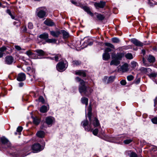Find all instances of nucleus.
<instances>
[{
  "instance_id": "nucleus-1",
  "label": "nucleus",
  "mask_w": 157,
  "mask_h": 157,
  "mask_svg": "<svg viewBox=\"0 0 157 157\" xmlns=\"http://www.w3.org/2000/svg\"><path fill=\"white\" fill-rule=\"evenodd\" d=\"M89 111L87 113L90 123H88L87 120H84L82 122V124L86 131H92L93 128L91 124H92L94 127H98L100 125V123L98 120L95 117H91V107L89 106Z\"/></svg>"
},
{
  "instance_id": "nucleus-2",
  "label": "nucleus",
  "mask_w": 157,
  "mask_h": 157,
  "mask_svg": "<svg viewBox=\"0 0 157 157\" xmlns=\"http://www.w3.org/2000/svg\"><path fill=\"white\" fill-rule=\"evenodd\" d=\"M79 92L82 95V93L86 96H87L93 91V90L90 87H87L85 85V82L82 81L79 85Z\"/></svg>"
},
{
  "instance_id": "nucleus-3",
  "label": "nucleus",
  "mask_w": 157,
  "mask_h": 157,
  "mask_svg": "<svg viewBox=\"0 0 157 157\" xmlns=\"http://www.w3.org/2000/svg\"><path fill=\"white\" fill-rule=\"evenodd\" d=\"M37 15L40 18H42L46 16L47 10L44 7H39L37 9Z\"/></svg>"
},
{
  "instance_id": "nucleus-4",
  "label": "nucleus",
  "mask_w": 157,
  "mask_h": 157,
  "mask_svg": "<svg viewBox=\"0 0 157 157\" xmlns=\"http://www.w3.org/2000/svg\"><path fill=\"white\" fill-rule=\"evenodd\" d=\"M67 63L65 62H60L58 63L56 65V68L58 71L62 72L64 71L67 68Z\"/></svg>"
},
{
  "instance_id": "nucleus-5",
  "label": "nucleus",
  "mask_w": 157,
  "mask_h": 157,
  "mask_svg": "<svg viewBox=\"0 0 157 157\" xmlns=\"http://www.w3.org/2000/svg\"><path fill=\"white\" fill-rule=\"evenodd\" d=\"M44 148L43 147L38 143L34 144L32 147V149L34 153H37L41 151Z\"/></svg>"
},
{
  "instance_id": "nucleus-6",
  "label": "nucleus",
  "mask_w": 157,
  "mask_h": 157,
  "mask_svg": "<svg viewBox=\"0 0 157 157\" xmlns=\"http://www.w3.org/2000/svg\"><path fill=\"white\" fill-rule=\"evenodd\" d=\"M2 143L4 145H6L8 147H10L11 146V144L9 141L4 136L0 138Z\"/></svg>"
},
{
  "instance_id": "nucleus-7",
  "label": "nucleus",
  "mask_w": 157,
  "mask_h": 157,
  "mask_svg": "<svg viewBox=\"0 0 157 157\" xmlns=\"http://www.w3.org/2000/svg\"><path fill=\"white\" fill-rule=\"evenodd\" d=\"M14 59L11 56H6L5 59V63L11 65L13 62Z\"/></svg>"
},
{
  "instance_id": "nucleus-8",
  "label": "nucleus",
  "mask_w": 157,
  "mask_h": 157,
  "mask_svg": "<svg viewBox=\"0 0 157 157\" xmlns=\"http://www.w3.org/2000/svg\"><path fill=\"white\" fill-rule=\"evenodd\" d=\"M124 56V54L123 53H118L116 55H112V58H115V59H118L120 61V60H121Z\"/></svg>"
},
{
  "instance_id": "nucleus-9",
  "label": "nucleus",
  "mask_w": 157,
  "mask_h": 157,
  "mask_svg": "<svg viewBox=\"0 0 157 157\" xmlns=\"http://www.w3.org/2000/svg\"><path fill=\"white\" fill-rule=\"evenodd\" d=\"M105 2L101 1L99 2H95L94 6L96 8H103L105 6Z\"/></svg>"
},
{
  "instance_id": "nucleus-10",
  "label": "nucleus",
  "mask_w": 157,
  "mask_h": 157,
  "mask_svg": "<svg viewBox=\"0 0 157 157\" xmlns=\"http://www.w3.org/2000/svg\"><path fill=\"white\" fill-rule=\"evenodd\" d=\"M25 74L24 73H21L18 75L17 79L19 81H22L25 80Z\"/></svg>"
},
{
  "instance_id": "nucleus-11",
  "label": "nucleus",
  "mask_w": 157,
  "mask_h": 157,
  "mask_svg": "<svg viewBox=\"0 0 157 157\" xmlns=\"http://www.w3.org/2000/svg\"><path fill=\"white\" fill-rule=\"evenodd\" d=\"M54 120V118L53 117H48L46 118L45 122L48 125H52Z\"/></svg>"
},
{
  "instance_id": "nucleus-12",
  "label": "nucleus",
  "mask_w": 157,
  "mask_h": 157,
  "mask_svg": "<svg viewBox=\"0 0 157 157\" xmlns=\"http://www.w3.org/2000/svg\"><path fill=\"white\" fill-rule=\"evenodd\" d=\"M131 41L136 46H142L143 45L142 43L136 39H131Z\"/></svg>"
},
{
  "instance_id": "nucleus-13",
  "label": "nucleus",
  "mask_w": 157,
  "mask_h": 157,
  "mask_svg": "<svg viewBox=\"0 0 157 157\" xmlns=\"http://www.w3.org/2000/svg\"><path fill=\"white\" fill-rule=\"evenodd\" d=\"M120 70L123 72H124L128 71V64L127 63H124L120 68Z\"/></svg>"
},
{
  "instance_id": "nucleus-14",
  "label": "nucleus",
  "mask_w": 157,
  "mask_h": 157,
  "mask_svg": "<svg viewBox=\"0 0 157 157\" xmlns=\"http://www.w3.org/2000/svg\"><path fill=\"white\" fill-rule=\"evenodd\" d=\"M44 24L50 26H53L55 25L54 22L50 19H47L44 21Z\"/></svg>"
},
{
  "instance_id": "nucleus-15",
  "label": "nucleus",
  "mask_w": 157,
  "mask_h": 157,
  "mask_svg": "<svg viewBox=\"0 0 157 157\" xmlns=\"http://www.w3.org/2000/svg\"><path fill=\"white\" fill-rule=\"evenodd\" d=\"M50 34L53 36L57 37L59 36L61 34V32L59 30L56 31H50Z\"/></svg>"
},
{
  "instance_id": "nucleus-16",
  "label": "nucleus",
  "mask_w": 157,
  "mask_h": 157,
  "mask_svg": "<svg viewBox=\"0 0 157 157\" xmlns=\"http://www.w3.org/2000/svg\"><path fill=\"white\" fill-rule=\"evenodd\" d=\"M112 59L113 60L110 63L111 65H114L117 66L120 64V62L119 60L115 59V58H112Z\"/></svg>"
},
{
  "instance_id": "nucleus-17",
  "label": "nucleus",
  "mask_w": 157,
  "mask_h": 157,
  "mask_svg": "<svg viewBox=\"0 0 157 157\" xmlns=\"http://www.w3.org/2000/svg\"><path fill=\"white\" fill-rule=\"evenodd\" d=\"M75 74L83 77L86 76V74L84 71L77 70L75 71Z\"/></svg>"
},
{
  "instance_id": "nucleus-18",
  "label": "nucleus",
  "mask_w": 157,
  "mask_h": 157,
  "mask_svg": "<svg viewBox=\"0 0 157 157\" xmlns=\"http://www.w3.org/2000/svg\"><path fill=\"white\" fill-rule=\"evenodd\" d=\"M34 52L36 53L38 55L40 56H44L45 55V52L41 49H36L34 50Z\"/></svg>"
},
{
  "instance_id": "nucleus-19",
  "label": "nucleus",
  "mask_w": 157,
  "mask_h": 157,
  "mask_svg": "<svg viewBox=\"0 0 157 157\" xmlns=\"http://www.w3.org/2000/svg\"><path fill=\"white\" fill-rule=\"evenodd\" d=\"M84 10L87 12V13L90 15L91 17L94 16V14L90 11L89 8L87 6H84L83 7Z\"/></svg>"
},
{
  "instance_id": "nucleus-20",
  "label": "nucleus",
  "mask_w": 157,
  "mask_h": 157,
  "mask_svg": "<svg viewBox=\"0 0 157 157\" xmlns=\"http://www.w3.org/2000/svg\"><path fill=\"white\" fill-rule=\"evenodd\" d=\"M45 133L43 131H40L36 133V136L40 138H43L44 136Z\"/></svg>"
},
{
  "instance_id": "nucleus-21",
  "label": "nucleus",
  "mask_w": 157,
  "mask_h": 157,
  "mask_svg": "<svg viewBox=\"0 0 157 157\" xmlns=\"http://www.w3.org/2000/svg\"><path fill=\"white\" fill-rule=\"evenodd\" d=\"M94 14L96 15L97 17L99 20L102 21L105 18L103 15L101 14L95 13Z\"/></svg>"
},
{
  "instance_id": "nucleus-22",
  "label": "nucleus",
  "mask_w": 157,
  "mask_h": 157,
  "mask_svg": "<svg viewBox=\"0 0 157 157\" xmlns=\"http://www.w3.org/2000/svg\"><path fill=\"white\" fill-rule=\"evenodd\" d=\"M49 109L45 105L42 106L40 108V112L42 113H45Z\"/></svg>"
},
{
  "instance_id": "nucleus-23",
  "label": "nucleus",
  "mask_w": 157,
  "mask_h": 157,
  "mask_svg": "<svg viewBox=\"0 0 157 157\" xmlns=\"http://www.w3.org/2000/svg\"><path fill=\"white\" fill-rule=\"evenodd\" d=\"M72 63V65L74 66H78L80 65L81 64V61L78 60H73Z\"/></svg>"
},
{
  "instance_id": "nucleus-24",
  "label": "nucleus",
  "mask_w": 157,
  "mask_h": 157,
  "mask_svg": "<svg viewBox=\"0 0 157 157\" xmlns=\"http://www.w3.org/2000/svg\"><path fill=\"white\" fill-rule=\"evenodd\" d=\"M81 101L82 103L83 104H85L86 107L88 104V99L84 97H82L81 98Z\"/></svg>"
},
{
  "instance_id": "nucleus-25",
  "label": "nucleus",
  "mask_w": 157,
  "mask_h": 157,
  "mask_svg": "<svg viewBox=\"0 0 157 157\" xmlns=\"http://www.w3.org/2000/svg\"><path fill=\"white\" fill-rule=\"evenodd\" d=\"M110 58L109 53L105 52L103 55V59L104 60H107Z\"/></svg>"
},
{
  "instance_id": "nucleus-26",
  "label": "nucleus",
  "mask_w": 157,
  "mask_h": 157,
  "mask_svg": "<svg viewBox=\"0 0 157 157\" xmlns=\"http://www.w3.org/2000/svg\"><path fill=\"white\" fill-rule=\"evenodd\" d=\"M61 32L63 34L64 38H67L69 37V34L67 32L64 30H61Z\"/></svg>"
},
{
  "instance_id": "nucleus-27",
  "label": "nucleus",
  "mask_w": 157,
  "mask_h": 157,
  "mask_svg": "<svg viewBox=\"0 0 157 157\" xmlns=\"http://www.w3.org/2000/svg\"><path fill=\"white\" fill-rule=\"evenodd\" d=\"M48 34L47 33H44L40 34L39 36V37L41 39H46L48 38Z\"/></svg>"
},
{
  "instance_id": "nucleus-28",
  "label": "nucleus",
  "mask_w": 157,
  "mask_h": 157,
  "mask_svg": "<svg viewBox=\"0 0 157 157\" xmlns=\"http://www.w3.org/2000/svg\"><path fill=\"white\" fill-rule=\"evenodd\" d=\"M40 122V120L38 118H33V123L36 124H38Z\"/></svg>"
},
{
  "instance_id": "nucleus-29",
  "label": "nucleus",
  "mask_w": 157,
  "mask_h": 157,
  "mask_svg": "<svg viewBox=\"0 0 157 157\" xmlns=\"http://www.w3.org/2000/svg\"><path fill=\"white\" fill-rule=\"evenodd\" d=\"M148 61L150 63H152L155 61V58L152 56L149 55L148 59Z\"/></svg>"
},
{
  "instance_id": "nucleus-30",
  "label": "nucleus",
  "mask_w": 157,
  "mask_h": 157,
  "mask_svg": "<svg viewBox=\"0 0 157 157\" xmlns=\"http://www.w3.org/2000/svg\"><path fill=\"white\" fill-rule=\"evenodd\" d=\"M125 57L128 59H133V57L132 54L131 53H128L125 55Z\"/></svg>"
},
{
  "instance_id": "nucleus-31",
  "label": "nucleus",
  "mask_w": 157,
  "mask_h": 157,
  "mask_svg": "<svg viewBox=\"0 0 157 157\" xmlns=\"http://www.w3.org/2000/svg\"><path fill=\"white\" fill-rule=\"evenodd\" d=\"M57 40L55 39H48L46 40V42L49 43H55L56 42Z\"/></svg>"
},
{
  "instance_id": "nucleus-32",
  "label": "nucleus",
  "mask_w": 157,
  "mask_h": 157,
  "mask_svg": "<svg viewBox=\"0 0 157 157\" xmlns=\"http://www.w3.org/2000/svg\"><path fill=\"white\" fill-rule=\"evenodd\" d=\"M61 57V55L57 54L53 58H51L52 59H55L56 61H58L59 59Z\"/></svg>"
},
{
  "instance_id": "nucleus-33",
  "label": "nucleus",
  "mask_w": 157,
  "mask_h": 157,
  "mask_svg": "<svg viewBox=\"0 0 157 157\" xmlns=\"http://www.w3.org/2000/svg\"><path fill=\"white\" fill-rule=\"evenodd\" d=\"M112 41L114 43H118L120 42L119 39L116 37L113 38L112 39Z\"/></svg>"
},
{
  "instance_id": "nucleus-34",
  "label": "nucleus",
  "mask_w": 157,
  "mask_h": 157,
  "mask_svg": "<svg viewBox=\"0 0 157 157\" xmlns=\"http://www.w3.org/2000/svg\"><path fill=\"white\" fill-rule=\"evenodd\" d=\"M105 45L107 46L110 47L113 49H114L115 47L112 44L109 43H105Z\"/></svg>"
},
{
  "instance_id": "nucleus-35",
  "label": "nucleus",
  "mask_w": 157,
  "mask_h": 157,
  "mask_svg": "<svg viewBox=\"0 0 157 157\" xmlns=\"http://www.w3.org/2000/svg\"><path fill=\"white\" fill-rule=\"evenodd\" d=\"M115 78V77L114 76H111L109 78L108 80L107 81V83H110L112 82L114 80Z\"/></svg>"
},
{
  "instance_id": "nucleus-36",
  "label": "nucleus",
  "mask_w": 157,
  "mask_h": 157,
  "mask_svg": "<svg viewBox=\"0 0 157 157\" xmlns=\"http://www.w3.org/2000/svg\"><path fill=\"white\" fill-rule=\"evenodd\" d=\"M7 49V48L5 46H3L0 48V52H3L5 51Z\"/></svg>"
},
{
  "instance_id": "nucleus-37",
  "label": "nucleus",
  "mask_w": 157,
  "mask_h": 157,
  "mask_svg": "<svg viewBox=\"0 0 157 157\" xmlns=\"http://www.w3.org/2000/svg\"><path fill=\"white\" fill-rule=\"evenodd\" d=\"M26 53L27 55H28L29 57L34 54L30 50H29L27 51L26 52Z\"/></svg>"
},
{
  "instance_id": "nucleus-38",
  "label": "nucleus",
  "mask_w": 157,
  "mask_h": 157,
  "mask_svg": "<svg viewBox=\"0 0 157 157\" xmlns=\"http://www.w3.org/2000/svg\"><path fill=\"white\" fill-rule=\"evenodd\" d=\"M134 78L133 76L132 75H130L127 76V79L129 81H131Z\"/></svg>"
},
{
  "instance_id": "nucleus-39",
  "label": "nucleus",
  "mask_w": 157,
  "mask_h": 157,
  "mask_svg": "<svg viewBox=\"0 0 157 157\" xmlns=\"http://www.w3.org/2000/svg\"><path fill=\"white\" fill-rule=\"evenodd\" d=\"M39 101L41 102L43 104L44 103V100L42 96H40L39 98Z\"/></svg>"
},
{
  "instance_id": "nucleus-40",
  "label": "nucleus",
  "mask_w": 157,
  "mask_h": 157,
  "mask_svg": "<svg viewBox=\"0 0 157 157\" xmlns=\"http://www.w3.org/2000/svg\"><path fill=\"white\" fill-rule=\"evenodd\" d=\"M132 140H131L127 139V140H124V142L125 144H129L131 142H132Z\"/></svg>"
},
{
  "instance_id": "nucleus-41",
  "label": "nucleus",
  "mask_w": 157,
  "mask_h": 157,
  "mask_svg": "<svg viewBox=\"0 0 157 157\" xmlns=\"http://www.w3.org/2000/svg\"><path fill=\"white\" fill-rule=\"evenodd\" d=\"M98 130V129H95L93 131V133L94 135L96 136L97 135Z\"/></svg>"
},
{
  "instance_id": "nucleus-42",
  "label": "nucleus",
  "mask_w": 157,
  "mask_h": 157,
  "mask_svg": "<svg viewBox=\"0 0 157 157\" xmlns=\"http://www.w3.org/2000/svg\"><path fill=\"white\" fill-rule=\"evenodd\" d=\"M152 122L155 124H157V117H155L151 119Z\"/></svg>"
},
{
  "instance_id": "nucleus-43",
  "label": "nucleus",
  "mask_w": 157,
  "mask_h": 157,
  "mask_svg": "<svg viewBox=\"0 0 157 157\" xmlns=\"http://www.w3.org/2000/svg\"><path fill=\"white\" fill-rule=\"evenodd\" d=\"M22 129L23 128L22 127L19 126L17 128V131L18 132H20L22 131Z\"/></svg>"
},
{
  "instance_id": "nucleus-44",
  "label": "nucleus",
  "mask_w": 157,
  "mask_h": 157,
  "mask_svg": "<svg viewBox=\"0 0 157 157\" xmlns=\"http://www.w3.org/2000/svg\"><path fill=\"white\" fill-rule=\"evenodd\" d=\"M6 12L11 17V18L12 19H14V17L13 16L11 13V12H10V10H6Z\"/></svg>"
},
{
  "instance_id": "nucleus-45",
  "label": "nucleus",
  "mask_w": 157,
  "mask_h": 157,
  "mask_svg": "<svg viewBox=\"0 0 157 157\" xmlns=\"http://www.w3.org/2000/svg\"><path fill=\"white\" fill-rule=\"evenodd\" d=\"M28 27L29 29H31L33 28V25L32 23L29 22L28 24Z\"/></svg>"
},
{
  "instance_id": "nucleus-46",
  "label": "nucleus",
  "mask_w": 157,
  "mask_h": 157,
  "mask_svg": "<svg viewBox=\"0 0 157 157\" xmlns=\"http://www.w3.org/2000/svg\"><path fill=\"white\" fill-rule=\"evenodd\" d=\"M130 157H137V155L136 153L132 152L130 155Z\"/></svg>"
},
{
  "instance_id": "nucleus-47",
  "label": "nucleus",
  "mask_w": 157,
  "mask_h": 157,
  "mask_svg": "<svg viewBox=\"0 0 157 157\" xmlns=\"http://www.w3.org/2000/svg\"><path fill=\"white\" fill-rule=\"evenodd\" d=\"M154 106L156 107V108L157 109V97L154 100Z\"/></svg>"
},
{
  "instance_id": "nucleus-48",
  "label": "nucleus",
  "mask_w": 157,
  "mask_h": 157,
  "mask_svg": "<svg viewBox=\"0 0 157 157\" xmlns=\"http://www.w3.org/2000/svg\"><path fill=\"white\" fill-rule=\"evenodd\" d=\"M112 50L109 48H107L105 49V52L107 53H109V52H110Z\"/></svg>"
},
{
  "instance_id": "nucleus-49",
  "label": "nucleus",
  "mask_w": 157,
  "mask_h": 157,
  "mask_svg": "<svg viewBox=\"0 0 157 157\" xmlns=\"http://www.w3.org/2000/svg\"><path fill=\"white\" fill-rule=\"evenodd\" d=\"M121 84L123 85H126V81L124 80H122L121 82H120Z\"/></svg>"
},
{
  "instance_id": "nucleus-50",
  "label": "nucleus",
  "mask_w": 157,
  "mask_h": 157,
  "mask_svg": "<svg viewBox=\"0 0 157 157\" xmlns=\"http://www.w3.org/2000/svg\"><path fill=\"white\" fill-rule=\"evenodd\" d=\"M14 47L17 50L19 51L21 50V47L19 46L15 45Z\"/></svg>"
},
{
  "instance_id": "nucleus-51",
  "label": "nucleus",
  "mask_w": 157,
  "mask_h": 157,
  "mask_svg": "<svg viewBox=\"0 0 157 157\" xmlns=\"http://www.w3.org/2000/svg\"><path fill=\"white\" fill-rule=\"evenodd\" d=\"M75 79L78 82H80V83L82 81H83V80H82L80 78L77 77L75 78Z\"/></svg>"
},
{
  "instance_id": "nucleus-52",
  "label": "nucleus",
  "mask_w": 157,
  "mask_h": 157,
  "mask_svg": "<svg viewBox=\"0 0 157 157\" xmlns=\"http://www.w3.org/2000/svg\"><path fill=\"white\" fill-rule=\"evenodd\" d=\"M27 31V28L25 26H23L22 28V31L23 32H26Z\"/></svg>"
},
{
  "instance_id": "nucleus-53",
  "label": "nucleus",
  "mask_w": 157,
  "mask_h": 157,
  "mask_svg": "<svg viewBox=\"0 0 157 157\" xmlns=\"http://www.w3.org/2000/svg\"><path fill=\"white\" fill-rule=\"evenodd\" d=\"M141 71L144 72H147V69L146 68H145L144 67H142L141 68Z\"/></svg>"
},
{
  "instance_id": "nucleus-54",
  "label": "nucleus",
  "mask_w": 157,
  "mask_h": 157,
  "mask_svg": "<svg viewBox=\"0 0 157 157\" xmlns=\"http://www.w3.org/2000/svg\"><path fill=\"white\" fill-rule=\"evenodd\" d=\"M150 77H155L156 76V74L155 73H151L150 75Z\"/></svg>"
},
{
  "instance_id": "nucleus-55",
  "label": "nucleus",
  "mask_w": 157,
  "mask_h": 157,
  "mask_svg": "<svg viewBox=\"0 0 157 157\" xmlns=\"http://www.w3.org/2000/svg\"><path fill=\"white\" fill-rule=\"evenodd\" d=\"M131 64L133 67H135L136 66V63L135 62L133 61L131 62Z\"/></svg>"
},
{
  "instance_id": "nucleus-56",
  "label": "nucleus",
  "mask_w": 157,
  "mask_h": 157,
  "mask_svg": "<svg viewBox=\"0 0 157 157\" xmlns=\"http://www.w3.org/2000/svg\"><path fill=\"white\" fill-rule=\"evenodd\" d=\"M71 1L72 3L75 5H76L77 4V2L74 1L73 0H71Z\"/></svg>"
},
{
  "instance_id": "nucleus-57",
  "label": "nucleus",
  "mask_w": 157,
  "mask_h": 157,
  "mask_svg": "<svg viewBox=\"0 0 157 157\" xmlns=\"http://www.w3.org/2000/svg\"><path fill=\"white\" fill-rule=\"evenodd\" d=\"M4 54V53L0 52V58L2 57L3 56Z\"/></svg>"
},
{
  "instance_id": "nucleus-58",
  "label": "nucleus",
  "mask_w": 157,
  "mask_h": 157,
  "mask_svg": "<svg viewBox=\"0 0 157 157\" xmlns=\"http://www.w3.org/2000/svg\"><path fill=\"white\" fill-rule=\"evenodd\" d=\"M23 84H24L23 83L20 82L19 84V86L22 87L23 86Z\"/></svg>"
},
{
  "instance_id": "nucleus-59",
  "label": "nucleus",
  "mask_w": 157,
  "mask_h": 157,
  "mask_svg": "<svg viewBox=\"0 0 157 157\" xmlns=\"http://www.w3.org/2000/svg\"><path fill=\"white\" fill-rule=\"evenodd\" d=\"M129 48L127 46H125L124 47L123 49L125 50L128 49Z\"/></svg>"
},
{
  "instance_id": "nucleus-60",
  "label": "nucleus",
  "mask_w": 157,
  "mask_h": 157,
  "mask_svg": "<svg viewBox=\"0 0 157 157\" xmlns=\"http://www.w3.org/2000/svg\"><path fill=\"white\" fill-rule=\"evenodd\" d=\"M93 44V42L92 41H91L88 44V45H91Z\"/></svg>"
},
{
  "instance_id": "nucleus-61",
  "label": "nucleus",
  "mask_w": 157,
  "mask_h": 157,
  "mask_svg": "<svg viewBox=\"0 0 157 157\" xmlns=\"http://www.w3.org/2000/svg\"><path fill=\"white\" fill-rule=\"evenodd\" d=\"M140 82V80L139 79H138L136 81V84H138Z\"/></svg>"
},
{
  "instance_id": "nucleus-62",
  "label": "nucleus",
  "mask_w": 157,
  "mask_h": 157,
  "mask_svg": "<svg viewBox=\"0 0 157 157\" xmlns=\"http://www.w3.org/2000/svg\"><path fill=\"white\" fill-rule=\"evenodd\" d=\"M142 51L143 52V54H144L145 53L144 51V50H142Z\"/></svg>"
},
{
  "instance_id": "nucleus-63",
  "label": "nucleus",
  "mask_w": 157,
  "mask_h": 157,
  "mask_svg": "<svg viewBox=\"0 0 157 157\" xmlns=\"http://www.w3.org/2000/svg\"><path fill=\"white\" fill-rule=\"evenodd\" d=\"M153 157H157V156L156 155H153Z\"/></svg>"
},
{
  "instance_id": "nucleus-64",
  "label": "nucleus",
  "mask_w": 157,
  "mask_h": 157,
  "mask_svg": "<svg viewBox=\"0 0 157 157\" xmlns=\"http://www.w3.org/2000/svg\"><path fill=\"white\" fill-rule=\"evenodd\" d=\"M30 67H28L27 68V69H28V70H29V69H30Z\"/></svg>"
}]
</instances>
